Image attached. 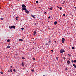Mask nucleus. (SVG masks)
Masks as SVG:
<instances>
[{"label":"nucleus","instance_id":"1","mask_svg":"<svg viewBox=\"0 0 76 76\" xmlns=\"http://www.w3.org/2000/svg\"><path fill=\"white\" fill-rule=\"evenodd\" d=\"M9 28L10 29H16V26H9Z\"/></svg>","mask_w":76,"mask_h":76},{"label":"nucleus","instance_id":"2","mask_svg":"<svg viewBox=\"0 0 76 76\" xmlns=\"http://www.w3.org/2000/svg\"><path fill=\"white\" fill-rule=\"evenodd\" d=\"M64 52H65V51L64 49H61L60 51V53H64Z\"/></svg>","mask_w":76,"mask_h":76},{"label":"nucleus","instance_id":"3","mask_svg":"<svg viewBox=\"0 0 76 76\" xmlns=\"http://www.w3.org/2000/svg\"><path fill=\"white\" fill-rule=\"evenodd\" d=\"M26 9L25 8V7H22V10H26Z\"/></svg>","mask_w":76,"mask_h":76},{"label":"nucleus","instance_id":"4","mask_svg":"<svg viewBox=\"0 0 76 76\" xmlns=\"http://www.w3.org/2000/svg\"><path fill=\"white\" fill-rule=\"evenodd\" d=\"M22 7H26L25 6V4H24L22 5Z\"/></svg>","mask_w":76,"mask_h":76},{"label":"nucleus","instance_id":"5","mask_svg":"<svg viewBox=\"0 0 76 76\" xmlns=\"http://www.w3.org/2000/svg\"><path fill=\"white\" fill-rule=\"evenodd\" d=\"M25 12L26 13H29V11L26 9L25 10Z\"/></svg>","mask_w":76,"mask_h":76},{"label":"nucleus","instance_id":"6","mask_svg":"<svg viewBox=\"0 0 76 76\" xmlns=\"http://www.w3.org/2000/svg\"><path fill=\"white\" fill-rule=\"evenodd\" d=\"M21 66H22L23 67V66H24V62L22 63Z\"/></svg>","mask_w":76,"mask_h":76},{"label":"nucleus","instance_id":"7","mask_svg":"<svg viewBox=\"0 0 76 76\" xmlns=\"http://www.w3.org/2000/svg\"><path fill=\"white\" fill-rule=\"evenodd\" d=\"M73 66H74L75 68V69H76V66L75 64H73Z\"/></svg>","mask_w":76,"mask_h":76},{"label":"nucleus","instance_id":"8","mask_svg":"<svg viewBox=\"0 0 76 76\" xmlns=\"http://www.w3.org/2000/svg\"><path fill=\"white\" fill-rule=\"evenodd\" d=\"M19 41H23V40L21 39H19Z\"/></svg>","mask_w":76,"mask_h":76},{"label":"nucleus","instance_id":"9","mask_svg":"<svg viewBox=\"0 0 76 76\" xmlns=\"http://www.w3.org/2000/svg\"><path fill=\"white\" fill-rule=\"evenodd\" d=\"M31 16H32V18H35V16H34L32 15H31Z\"/></svg>","mask_w":76,"mask_h":76},{"label":"nucleus","instance_id":"10","mask_svg":"<svg viewBox=\"0 0 76 76\" xmlns=\"http://www.w3.org/2000/svg\"><path fill=\"white\" fill-rule=\"evenodd\" d=\"M67 63L68 64H70V61H68L67 62Z\"/></svg>","mask_w":76,"mask_h":76},{"label":"nucleus","instance_id":"11","mask_svg":"<svg viewBox=\"0 0 76 76\" xmlns=\"http://www.w3.org/2000/svg\"><path fill=\"white\" fill-rule=\"evenodd\" d=\"M57 21H55L54 22V24L55 25H56L57 24Z\"/></svg>","mask_w":76,"mask_h":76},{"label":"nucleus","instance_id":"12","mask_svg":"<svg viewBox=\"0 0 76 76\" xmlns=\"http://www.w3.org/2000/svg\"><path fill=\"white\" fill-rule=\"evenodd\" d=\"M36 31H34V35H35V34H36Z\"/></svg>","mask_w":76,"mask_h":76},{"label":"nucleus","instance_id":"13","mask_svg":"<svg viewBox=\"0 0 76 76\" xmlns=\"http://www.w3.org/2000/svg\"><path fill=\"white\" fill-rule=\"evenodd\" d=\"M10 48V46H7V48Z\"/></svg>","mask_w":76,"mask_h":76},{"label":"nucleus","instance_id":"14","mask_svg":"<svg viewBox=\"0 0 76 76\" xmlns=\"http://www.w3.org/2000/svg\"><path fill=\"white\" fill-rule=\"evenodd\" d=\"M62 43H64V41L63 40H62Z\"/></svg>","mask_w":76,"mask_h":76},{"label":"nucleus","instance_id":"15","mask_svg":"<svg viewBox=\"0 0 76 76\" xmlns=\"http://www.w3.org/2000/svg\"><path fill=\"white\" fill-rule=\"evenodd\" d=\"M73 62L74 63H76V60H74Z\"/></svg>","mask_w":76,"mask_h":76},{"label":"nucleus","instance_id":"16","mask_svg":"<svg viewBox=\"0 0 76 76\" xmlns=\"http://www.w3.org/2000/svg\"><path fill=\"white\" fill-rule=\"evenodd\" d=\"M63 58L64 60H66V58L65 57H63Z\"/></svg>","mask_w":76,"mask_h":76},{"label":"nucleus","instance_id":"17","mask_svg":"<svg viewBox=\"0 0 76 76\" xmlns=\"http://www.w3.org/2000/svg\"><path fill=\"white\" fill-rule=\"evenodd\" d=\"M9 41H10V39H8L7 40V42H9Z\"/></svg>","mask_w":76,"mask_h":76},{"label":"nucleus","instance_id":"18","mask_svg":"<svg viewBox=\"0 0 76 76\" xmlns=\"http://www.w3.org/2000/svg\"><path fill=\"white\" fill-rule=\"evenodd\" d=\"M48 9H50V10H53V9H52V8H48Z\"/></svg>","mask_w":76,"mask_h":76},{"label":"nucleus","instance_id":"19","mask_svg":"<svg viewBox=\"0 0 76 76\" xmlns=\"http://www.w3.org/2000/svg\"><path fill=\"white\" fill-rule=\"evenodd\" d=\"M22 59H23V60H24V59H25V57H22Z\"/></svg>","mask_w":76,"mask_h":76},{"label":"nucleus","instance_id":"20","mask_svg":"<svg viewBox=\"0 0 76 76\" xmlns=\"http://www.w3.org/2000/svg\"><path fill=\"white\" fill-rule=\"evenodd\" d=\"M12 69H11L10 70V72H12Z\"/></svg>","mask_w":76,"mask_h":76},{"label":"nucleus","instance_id":"21","mask_svg":"<svg viewBox=\"0 0 76 76\" xmlns=\"http://www.w3.org/2000/svg\"><path fill=\"white\" fill-rule=\"evenodd\" d=\"M72 49H73V50H75V47H72Z\"/></svg>","mask_w":76,"mask_h":76},{"label":"nucleus","instance_id":"22","mask_svg":"<svg viewBox=\"0 0 76 76\" xmlns=\"http://www.w3.org/2000/svg\"><path fill=\"white\" fill-rule=\"evenodd\" d=\"M33 59L34 60H35V58H33Z\"/></svg>","mask_w":76,"mask_h":76},{"label":"nucleus","instance_id":"23","mask_svg":"<svg viewBox=\"0 0 76 76\" xmlns=\"http://www.w3.org/2000/svg\"><path fill=\"white\" fill-rule=\"evenodd\" d=\"M21 29V30H23L24 29V28H22Z\"/></svg>","mask_w":76,"mask_h":76},{"label":"nucleus","instance_id":"24","mask_svg":"<svg viewBox=\"0 0 76 76\" xmlns=\"http://www.w3.org/2000/svg\"><path fill=\"white\" fill-rule=\"evenodd\" d=\"M56 59H57V60H58V57H56Z\"/></svg>","mask_w":76,"mask_h":76},{"label":"nucleus","instance_id":"25","mask_svg":"<svg viewBox=\"0 0 76 76\" xmlns=\"http://www.w3.org/2000/svg\"><path fill=\"white\" fill-rule=\"evenodd\" d=\"M67 68H65V70H67Z\"/></svg>","mask_w":76,"mask_h":76},{"label":"nucleus","instance_id":"26","mask_svg":"<svg viewBox=\"0 0 76 76\" xmlns=\"http://www.w3.org/2000/svg\"><path fill=\"white\" fill-rule=\"evenodd\" d=\"M62 9V7H60V10H61Z\"/></svg>","mask_w":76,"mask_h":76},{"label":"nucleus","instance_id":"27","mask_svg":"<svg viewBox=\"0 0 76 76\" xmlns=\"http://www.w3.org/2000/svg\"><path fill=\"white\" fill-rule=\"evenodd\" d=\"M51 42V40H49V44H50V42Z\"/></svg>","mask_w":76,"mask_h":76},{"label":"nucleus","instance_id":"28","mask_svg":"<svg viewBox=\"0 0 76 76\" xmlns=\"http://www.w3.org/2000/svg\"><path fill=\"white\" fill-rule=\"evenodd\" d=\"M64 3H65V1H63L62 4H64Z\"/></svg>","mask_w":76,"mask_h":76},{"label":"nucleus","instance_id":"29","mask_svg":"<svg viewBox=\"0 0 76 76\" xmlns=\"http://www.w3.org/2000/svg\"><path fill=\"white\" fill-rule=\"evenodd\" d=\"M36 3H39V2L38 1H36Z\"/></svg>","mask_w":76,"mask_h":76},{"label":"nucleus","instance_id":"30","mask_svg":"<svg viewBox=\"0 0 76 76\" xmlns=\"http://www.w3.org/2000/svg\"><path fill=\"white\" fill-rule=\"evenodd\" d=\"M51 51H52V53H53V50H51Z\"/></svg>","mask_w":76,"mask_h":76},{"label":"nucleus","instance_id":"31","mask_svg":"<svg viewBox=\"0 0 76 76\" xmlns=\"http://www.w3.org/2000/svg\"><path fill=\"white\" fill-rule=\"evenodd\" d=\"M62 40H64V38H62Z\"/></svg>","mask_w":76,"mask_h":76},{"label":"nucleus","instance_id":"32","mask_svg":"<svg viewBox=\"0 0 76 76\" xmlns=\"http://www.w3.org/2000/svg\"><path fill=\"white\" fill-rule=\"evenodd\" d=\"M13 72H15V69H14L13 70Z\"/></svg>","mask_w":76,"mask_h":76},{"label":"nucleus","instance_id":"33","mask_svg":"<svg viewBox=\"0 0 76 76\" xmlns=\"http://www.w3.org/2000/svg\"><path fill=\"white\" fill-rule=\"evenodd\" d=\"M63 16H65V14H63Z\"/></svg>","mask_w":76,"mask_h":76},{"label":"nucleus","instance_id":"34","mask_svg":"<svg viewBox=\"0 0 76 76\" xmlns=\"http://www.w3.org/2000/svg\"><path fill=\"white\" fill-rule=\"evenodd\" d=\"M31 72H34V69H32V70H31Z\"/></svg>","mask_w":76,"mask_h":76},{"label":"nucleus","instance_id":"35","mask_svg":"<svg viewBox=\"0 0 76 76\" xmlns=\"http://www.w3.org/2000/svg\"><path fill=\"white\" fill-rule=\"evenodd\" d=\"M1 74H3V72H1Z\"/></svg>","mask_w":76,"mask_h":76},{"label":"nucleus","instance_id":"36","mask_svg":"<svg viewBox=\"0 0 76 76\" xmlns=\"http://www.w3.org/2000/svg\"><path fill=\"white\" fill-rule=\"evenodd\" d=\"M1 19L2 20H3V18H1Z\"/></svg>","mask_w":76,"mask_h":76},{"label":"nucleus","instance_id":"37","mask_svg":"<svg viewBox=\"0 0 76 76\" xmlns=\"http://www.w3.org/2000/svg\"><path fill=\"white\" fill-rule=\"evenodd\" d=\"M71 61L72 63H73V60H72Z\"/></svg>","mask_w":76,"mask_h":76},{"label":"nucleus","instance_id":"38","mask_svg":"<svg viewBox=\"0 0 76 76\" xmlns=\"http://www.w3.org/2000/svg\"><path fill=\"white\" fill-rule=\"evenodd\" d=\"M18 17H17L15 19H18Z\"/></svg>","mask_w":76,"mask_h":76},{"label":"nucleus","instance_id":"39","mask_svg":"<svg viewBox=\"0 0 76 76\" xmlns=\"http://www.w3.org/2000/svg\"><path fill=\"white\" fill-rule=\"evenodd\" d=\"M48 45V43H46V44H45V45Z\"/></svg>","mask_w":76,"mask_h":76},{"label":"nucleus","instance_id":"40","mask_svg":"<svg viewBox=\"0 0 76 76\" xmlns=\"http://www.w3.org/2000/svg\"><path fill=\"white\" fill-rule=\"evenodd\" d=\"M10 71H9V70H8V72H9Z\"/></svg>","mask_w":76,"mask_h":76},{"label":"nucleus","instance_id":"41","mask_svg":"<svg viewBox=\"0 0 76 76\" xmlns=\"http://www.w3.org/2000/svg\"><path fill=\"white\" fill-rule=\"evenodd\" d=\"M15 56H18V54H16Z\"/></svg>","mask_w":76,"mask_h":76},{"label":"nucleus","instance_id":"42","mask_svg":"<svg viewBox=\"0 0 76 76\" xmlns=\"http://www.w3.org/2000/svg\"><path fill=\"white\" fill-rule=\"evenodd\" d=\"M57 7H58V8H59V7H58V6H57Z\"/></svg>","mask_w":76,"mask_h":76},{"label":"nucleus","instance_id":"43","mask_svg":"<svg viewBox=\"0 0 76 76\" xmlns=\"http://www.w3.org/2000/svg\"><path fill=\"white\" fill-rule=\"evenodd\" d=\"M56 42V41H55V42Z\"/></svg>","mask_w":76,"mask_h":76},{"label":"nucleus","instance_id":"44","mask_svg":"<svg viewBox=\"0 0 76 76\" xmlns=\"http://www.w3.org/2000/svg\"><path fill=\"white\" fill-rule=\"evenodd\" d=\"M45 13H46V12H44L45 14Z\"/></svg>","mask_w":76,"mask_h":76},{"label":"nucleus","instance_id":"45","mask_svg":"<svg viewBox=\"0 0 76 76\" xmlns=\"http://www.w3.org/2000/svg\"><path fill=\"white\" fill-rule=\"evenodd\" d=\"M50 18V16L48 17V18Z\"/></svg>","mask_w":76,"mask_h":76},{"label":"nucleus","instance_id":"46","mask_svg":"<svg viewBox=\"0 0 76 76\" xmlns=\"http://www.w3.org/2000/svg\"><path fill=\"white\" fill-rule=\"evenodd\" d=\"M16 20H18V19H16Z\"/></svg>","mask_w":76,"mask_h":76},{"label":"nucleus","instance_id":"47","mask_svg":"<svg viewBox=\"0 0 76 76\" xmlns=\"http://www.w3.org/2000/svg\"><path fill=\"white\" fill-rule=\"evenodd\" d=\"M10 67H11V68L12 67V66H11Z\"/></svg>","mask_w":76,"mask_h":76},{"label":"nucleus","instance_id":"48","mask_svg":"<svg viewBox=\"0 0 76 76\" xmlns=\"http://www.w3.org/2000/svg\"><path fill=\"white\" fill-rule=\"evenodd\" d=\"M48 29H50V28H48Z\"/></svg>","mask_w":76,"mask_h":76},{"label":"nucleus","instance_id":"49","mask_svg":"<svg viewBox=\"0 0 76 76\" xmlns=\"http://www.w3.org/2000/svg\"><path fill=\"white\" fill-rule=\"evenodd\" d=\"M1 0H0V1H1Z\"/></svg>","mask_w":76,"mask_h":76}]
</instances>
